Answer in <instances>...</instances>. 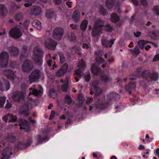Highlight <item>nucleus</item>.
Returning a JSON list of instances; mask_svg holds the SVG:
<instances>
[{"label": "nucleus", "mask_w": 159, "mask_h": 159, "mask_svg": "<svg viewBox=\"0 0 159 159\" xmlns=\"http://www.w3.org/2000/svg\"><path fill=\"white\" fill-rule=\"evenodd\" d=\"M37 139L38 141V142L36 143L37 145H39L43 141H45V139L44 138L42 139L40 135L38 136L37 137Z\"/></svg>", "instance_id": "c03bdc74"}, {"label": "nucleus", "mask_w": 159, "mask_h": 159, "mask_svg": "<svg viewBox=\"0 0 159 159\" xmlns=\"http://www.w3.org/2000/svg\"><path fill=\"white\" fill-rule=\"evenodd\" d=\"M128 50L131 53L136 55H138L140 53V50L137 46H135V48L133 49H129Z\"/></svg>", "instance_id": "c756f323"}, {"label": "nucleus", "mask_w": 159, "mask_h": 159, "mask_svg": "<svg viewBox=\"0 0 159 159\" xmlns=\"http://www.w3.org/2000/svg\"><path fill=\"white\" fill-rule=\"evenodd\" d=\"M9 34L11 37L15 39L19 38L22 35L20 29L17 27L12 28L9 31Z\"/></svg>", "instance_id": "39448f33"}, {"label": "nucleus", "mask_w": 159, "mask_h": 159, "mask_svg": "<svg viewBox=\"0 0 159 159\" xmlns=\"http://www.w3.org/2000/svg\"><path fill=\"white\" fill-rule=\"evenodd\" d=\"M16 138L14 136L11 135L9 136L8 138V139L10 141H13L15 140Z\"/></svg>", "instance_id": "e2e57ef3"}, {"label": "nucleus", "mask_w": 159, "mask_h": 159, "mask_svg": "<svg viewBox=\"0 0 159 159\" xmlns=\"http://www.w3.org/2000/svg\"><path fill=\"white\" fill-rule=\"evenodd\" d=\"M150 43V42L146 41L143 40H140L138 42V44L140 49H143L144 46L147 43Z\"/></svg>", "instance_id": "cd10ccee"}, {"label": "nucleus", "mask_w": 159, "mask_h": 159, "mask_svg": "<svg viewBox=\"0 0 159 159\" xmlns=\"http://www.w3.org/2000/svg\"><path fill=\"white\" fill-rule=\"evenodd\" d=\"M91 70L92 73L94 75L98 74V72L101 71L100 69L98 68L95 64H93L92 66Z\"/></svg>", "instance_id": "5701e85b"}, {"label": "nucleus", "mask_w": 159, "mask_h": 159, "mask_svg": "<svg viewBox=\"0 0 159 159\" xmlns=\"http://www.w3.org/2000/svg\"><path fill=\"white\" fill-rule=\"evenodd\" d=\"M6 98L5 97H0V106L3 107L6 100Z\"/></svg>", "instance_id": "c9c22d12"}, {"label": "nucleus", "mask_w": 159, "mask_h": 159, "mask_svg": "<svg viewBox=\"0 0 159 159\" xmlns=\"http://www.w3.org/2000/svg\"><path fill=\"white\" fill-rule=\"evenodd\" d=\"M105 29L108 32H111L112 30V27L109 25H106L105 27Z\"/></svg>", "instance_id": "3c124183"}, {"label": "nucleus", "mask_w": 159, "mask_h": 159, "mask_svg": "<svg viewBox=\"0 0 159 159\" xmlns=\"http://www.w3.org/2000/svg\"><path fill=\"white\" fill-rule=\"evenodd\" d=\"M11 55L13 56H16L19 53L18 49L16 47H12L10 50Z\"/></svg>", "instance_id": "bb28decb"}, {"label": "nucleus", "mask_w": 159, "mask_h": 159, "mask_svg": "<svg viewBox=\"0 0 159 159\" xmlns=\"http://www.w3.org/2000/svg\"><path fill=\"white\" fill-rule=\"evenodd\" d=\"M104 27V22L103 20L100 19L96 20L93 31V35L95 36L99 34L102 30L101 27Z\"/></svg>", "instance_id": "f03ea898"}, {"label": "nucleus", "mask_w": 159, "mask_h": 159, "mask_svg": "<svg viewBox=\"0 0 159 159\" xmlns=\"http://www.w3.org/2000/svg\"><path fill=\"white\" fill-rule=\"evenodd\" d=\"M93 101V98H88L86 102L88 104H90Z\"/></svg>", "instance_id": "680f3d73"}, {"label": "nucleus", "mask_w": 159, "mask_h": 159, "mask_svg": "<svg viewBox=\"0 0 159 159\" xmlns=\"http://www.w3.org/2000/svg\"><path fill=\"white\" fill-rule=\"evenodd\" d=\"M42 49L41 48L38 47H35L34 50V53L36 56V58L34 61L37 64L40 65L42 64V60L41 58L38 56L39 54L42 52Z\"/></svg>", "instance_id": "423d86ee"}, {"label": "nucleus", "mask_w": 159, "mask_h": 159, "mask_svg": "<svg viewBox=\"0 0 159 159\" xmlns=\"http://www.w3.org/2000/svg\"><path fill=\"white\" fill-rule=\"evenodd\" d=\"M58 54L60 57V61L61 63H63L65 61V58L64 55L61 52H59Z\"/></svg>", "instance_id": "ea45409f"}, {"label": "nucleus", "mask_w": 159, "mask_h": 159, "mask_svg": "<svg viewBox=\"0 0 159 159\" xmlns=\"http://www.w3.org/2000/svg\"><path fill=\"white\" fill-rule=\"evenodd\" d=\"M141 3L143 5L146 6L148 4L147 0H140Z\"/></svg>", "instance_id": "bf43d9fd"}, {"label": "nucleus", "mask_w": 159, "mask_h": 159, "mask_svg": "<svg viewBox=\"0 0 159 159\" xmlns=\"http://www.w3.org/2000/svg\"><path fill=\"white\" fill-rule=\"evenodd\" d=\"M65 101L68 104H70L72 102V99L69 95H67L65 97Z\"/></svg>", "instance_id": "e433bc0d"}, {"label": "nucleus", "mask_w": 159, "mask_h": 159, "mask_svg": "<svg viewBox=\"0 0 159 159\" xmlns=\"http://www.w3.org/2000/svg\"><path fill=\"white\" fill-rule=\"evenodd\" d=\"M69 40L71 42H74L76 40V37L74 34L71 33L66 36Z\"/></svg>", "instance_id": "2f4dec72"}, {"label": "nucleus", "mask_w": 159, "mask_h": 159, "mask_svg": "<svg viewBox=\"0 0 159 159\" xmlns=\"http://www.w3.org/2000/svg\"><path fill=\"white\" fill-rule=\"evenodd\" d=\"M55 115V112L53 111H52L49 119L50 120L52 119L54 117Z\"/></svg>", "instance_id": "4d7b16f0"}, {"label": "nucleus", "mask_w": 159, "mask_h": 159, "mask_svg": "<svg viewBox=\"0 0 159 159\" xmlns=\"http://www.w3.org/2000/svg\"><path fill=\"white\" fill-rule=\"evenodd\" d=\"M80 13L78 10L75 11L72 16V19L75 22H79L80 21Z\"/></svg>", "instance_id": "6ab92c4d"}, {"label": "nucleus", "mask_w": 159, "mask_h": 159, "mask_svg": "<svg viewBox=\"0 0 159 159\" xmlns=\"http://www.w3.org/2000/svg\"><path fill=\"white\" fill-rule=\"evenodd\" d=\"M3 74L6 75L8 79L13 80L16 78V73L12 70H6L3 71Z\"/></svg>", "instance_id": "2eb2a0df"}, {"label": "nucleus", "mask_w": 159, "mask_h": 159, "mask_svg": "<svg viewBox=\"0 0 159 159\" xmlns=\"http://www.w3.org/2000/svg\"><path fill=\"white\" fill-rule=\"evenodd\" d=\"M96 61L98 64H101L104 62V60L101 57H98L96 58Z\"/></svg>", "instance_id": "a19ab883"}, {"label": "nucleus", "mask_w": 159, "mask_h": 159, "mask_svg": "<svg viewBox=\"0 0 159 159\" xmlns=\"http://www.w3.org/2000/svg\"><path fill=\"white\" fill-rule=\"evenodd\" d=\"M92 85L94 87L95 94L97 99L96 103L97 108L103 109L106 107L111 100L118 101L120 99L119 95L116 93H111L108 95L107 100H106L104 97L101 99L98 98L97 96L102 93V90L98 87V83L96 81H93L92 83Z\"/></svg>", "instance_id": "f257e3e1"}, {"label": "nucleus", "mask_w": 159, "mask_h": 159, "mask_svg": "<svg viewBox=\"0 0 159 159\" xmlns=\"http://www.w3.org/2000/svg\"><path fill=\"white\" fill-rule=\"evenodd\" d=\"M5 84L6 86V91H7L10 89V84L9 82L7 81H6Z\"/></svg>", "instance_id": "13d9d810"}, {"label": "nucleus", "mask_w": 159, "mask_h": 159, "mask_svg": "<svg viewBox=\"0 0 159 159\" xmlns=\"http://www.w3.org/2000/svg\"><path fill=\"white\" fill-rule=\"evenodd\" d=\"M115 39H113L110 41H108L105 39H102V43L103 46L106 48L111 47L114 43Z\"/></svg>", "instance_id": "dca6fc26"}, {"label": "nucleus", "mask_w": 159, "mask_h": 159, "mask_svg": "<svg viewBox=\"0 0 159 159\" xmlns=\"http://www.w3.org/2000/svg\"><path fill=\"white\" fill-rule=\"evenodd\" d=\"M64 30L62 28L60 27L56 28L53 31V36L56 39L59 40L61 39Z\"/></svg>", "instance_id": "0eeeda50"}, {"label": "nucleus", "mask_w": 159, "mask_h": 159, "mask_svg": "<svg viewBox=\"0 0 159 159\" xmlns=\"http://www.w3.org/2000/svg\"><path fill=\"white\" fill-rule=\"evenodd\" d=\"M67 65L66 64H65L61 66L60 69H61V70L65 73L67 71Z\"/></svg>", "instance_id": "09e8293b"}, {"label": "nucleus", "mask_w": 159, "mask_h": 159, "mask_svg": "<svg viewBox=\"0 0 159 159\" xmlns=\"http://www.w3.org/2000/svg\"><path fill=\"white\" fill-rule=\"evenodd\" d=\"M41 75V72L38 70H34L29 76V80L31 83L35 82L39 79Z\"/></svg>", "instance_id": "6e6552de"}, {"label": "nucleus", "mask_w": 159, "mask_h": 159, "mask_svg": "<svg viewBox=\"0 0 159 159\" xmlns=\"http://www.w3.org/2000/svg\"><path fill=\"white\" fill-rule=\"evenodd\" d=\"M101 79L104 82H107L110 80L111 79L105 75H102L101 76Z\"/></svg>", "instance_id": "4c0bfd02"}, {"label": "nucleus", "mask_w": 159, "mask_h": 159, "mask_svg": "<svg viewBox=\"0 0 159 159\" xmlns=\"http://www.w3.org/2000/svg\"><path fill=\"white\" fill-rule=\"evenodd\" d=\"M16 147L19 149H23L24 148V145L23 143L20 142L17 144Z\"/></svg>", "instance_id": "8fccbe9b"}, {"label": "nucleus", "mask_w": 159, "mask_h": 159, "mask_svg": "<svg viewBox=\"0 0 159 159\" xmlns=\"http://www.w3.org/2000/svg\"><path fill=\"white\" fill-rule=\"evenodd\" d=\"M134 36L136 37H138L140 36L141 33L140 32L137 31L136 32H134Z\"/></svg>", "instance_id": "052dcab7"}, {"label": "nucleus", "mask_w": 159, "mask_h": 159, "mask_svg": "<svg viewBox=\"0 0 159 159\" xmlns=\"http://www.w3.org/2000/svg\"><path fill=\"white\" fill-rule=\"evenodd\" d=\"M57 44V43L56 42L50 39H47L45 43L46 47L51 50L54 49L55 48Z\"/></svg>", "instance_id": "f8f14e48"}, {"label": "nucleus", "mask_w": 159, "mask_h": 159, "mask_svg": "<svg viewBox=\"0 0 159 159\" xmlns=\"http://www.w3.org/2000/svg\"><path fill=\"white\" fill-rule=\"evenodd\" d=\"M57 94L55 91L51 90L49 92V96L50 97L54 98L56 96Z\"/></svg>", "instance_id": "37998d69"}, {"label": "nucleus", "mask_w": 159, "mask_h": 159, "mask_svg": "<svg viewBox=\"0 0 159 159\" xmlns=\"http://www.w3.org/2000/svg\"><path fill=\"white\" fill-rule=\"evenodd\" d=\"M65 73L61 70V69H60L58 70L56 73V76L57 77H60L63 76Z\"/></svg>", "instance_id": "58836bf2"}, {"label": "nucleus", "mask_w": 159, "mask_h": 159, "mask_svg": "<svg viewBox=\"0 0 159 159\" xmlns=\"http://www.w3.org/2000/svg\"><path fill=\"white\" fill-rule=\"evenodd\" d=\"M144 149H145L144 146L142 144H140L138 148V149L139 150H142Z\"/></svg>", "instance_id": "338daca9"}, {"label": "nucleus", "mask_w": 159, "mask_h": 159, "mask_svg": "<svg viewBox=\"0 0 159 159\" xmlns=\"http://www.w3.org/2000/svg\"><path fill=\"white\" fill-rule=\"evenodd\" d=\"M9 55L6 52H3L0 55V65L1 67H5L8 64Z\"/></svg>", "instance_id": "7ed1b4c3"}, {"label": "nucleus", "mask_w": 159, "mask_h": 159, "mask_svg": "<svg viewBox=\"0 0 159 159\" xmlns=\"http://www.w3.org/2000/svg\"><path fill=\"white\" fill-rule=\"evenodd\" d=\"M11 103L8 102L6 104L5 106V108L6 109H9L11 107Z\"/></svg>", "instance_id": "0e129e2a"}, {"label": "nucleus", "mask_w": 159, "mask_h": 159, "mask_svg": "<svg viewBox=\"0 0 159 159\" xmlns=\"http://www.w3.org/2000/svg\"><path fill=\"white\" fill-rule=\"evenodd\" d=\"M71 2L68 1L66 2V4L70 8L71 7Z\"/></svg>", "instance_id": "774afa93"}, {"label": "nucleus", "mask_w": 159, "mask_h": 159, "mask_svg": "<svg viewBox=\"0 0 159 159\" xmlns=\"http://www.w3.org/2000/svg\"><path fill=\"white\" fill-rule=\"evenodd\" d=\"M159 60V53L155 56L153 59L152 61L153 62Z\"/></svg>", "instance_id": "6e6d98bb"}, {"label": "nucleus", "mask_w": 159, "mask_h": 159, "mask_svg": "<svg viewBox=\"0 0 159 159\" xmlns=\"http://www.w3.org/2000/svg\"><path fill=\"white\" fill-rule=\"evenodd\" d=\"M12 8L15 9H18L20 8V6L16 4L14 2L12 3Z\"/></svg>", "instance_id": "5fc2aeb1"}, {"label": "nucleus", "mask_w": 159, "mask_h": 159, "mask_svg": "<svg viewBox=\"0 0 159 159\" xmlns=\"http://www.w3.org/2000/svg\"><path fill=\"white\" fill-rule=\"evenodd\" d=\"M147 71L141 67L138 68L136 70V73L138 75H141L142 76H144V74Z\"/></svg>", "instance_id": "a878e982"}, {"label": "nucleus", "mask_w": 159, "mask_h": 159, "mask_svg": "<svg viewBox=\"0 0 159 159\" xmlns=\"http://www.w3.org/2000/svg\"><path fill=\"white\" fill-rule=\"evenodd\" d=\"M68 82H66V83L63 85L61 87L62 90L63 91L67 92L68 89Z\"/></svg>", "instance_id": "49530a36"}, {"label": "nucleus", "mask_w": 159, "mask_h": 159, "mask_svg": "<svg viewBox=\"0 0 159 159\" xmlns=\"http://www.w3.org/2000/svg\"><path fill=\"white\" fill-rule=\"evenodd\" d=\"M23 17V15L21 13H17L15 16V19L17 21L22 20Z\"/></svg>", "instance_id": "72a5a7b5"}, {"label": "nucleus", "mask_w": 159, "mask_h": 159, "mask_svg": "<svg viewBox=\"0 0 159 159\" xmlns=\"http://www.w3.org/2000/svg\"><path fill=\"white\" fill-rule=\"evenodd\" d=\"M133 2V3L135 5L137 6L139 5V2L138 0H131Z\"/></svg>", "instance_id": "69168bd1"}, {"label": "nucleus", "mask_w": 159, "mask_h": 159, "mask_svg": "<svg viewBox=\"0 0 159 159\" xmlns=\"http://www.w3.org/2000/svg\"><path fill=\"white\" fill-rule=\"evenodd\" d=\"M19 125L20 126V129H24L27 132L30 130V128L28 126L29 123L27 120L20 119V120Z\"/></svg>", "instance_id": "4468645a"}, {"label": "nucleus", "mask_w": 159, "mask_h": 159, "mask_svg": "<svg viewBox=\"0 0 159 159\" xmlns=\"http://www.w3.org/2000/svg\"><path fill=\"white\" fill-rule=\"evenodd\" d=\"M154 11L157 16H159V6H154Z\"/></svg>", "instance_id": "de8ad7c7"}, {"label": "nucleus", "mask_w": 159, "mask_h": 159, "mask_svg": "<svg viewBox=\"0 0 159 159\" xmlns=\"http://www.w3.org/2000/svg\"><path fill=\"white\" fill-rule=\"evenodd\" d=\"M11 150L10 147H7L4 150L2 153V159H9L10 156L12 154Z\"/></svg>", "instance_id": "ddd939ff"}, {"label": "nucleus", "mask_w": 159, "mask_h": 159, "mask_svg": "<svg viewBox=\"0 0 159 159\" xmlns=\"http://www.w3.org/2000/svg\"><path fill=\"white\" fill-rule=\"evenodd\" d=\"M88 24V22L85 20H83L80 25V28L83 31H85L86 29Z\"/></svg>", "instance_id": "7c9ffc66"}, {"label": "nucleus", "mask_w": 159, "mask_h": 159, "mask_svg": "<svg viewBox=\"0 0 159 159\" xmlns=\"http://www.w3.org/2000/svg\"><path fill=\"white\" fill-rule=\"evenodd\" d=\"M3 120L6 122L8 120L9 122H15L17 120V117L16 116H13L12 114H9L4 116L3 117Z\"/></svg>", "instance_id": "f3484780"}, {"label": "nucleus", "mask_w": 159, "mask_h": 159, "mask_svg": "<svg viewBox=\"0 0 159 159\" xmlns=\"http://www.w3.org/2000/svg\"><path fill=\"white\" fill-rule=\"evenodd\" d=\"M99 12L101 14L104 15L106 13V11L104 9V8L102 6H100L99 7Z\"/></svg>", "instance_id": "79ce46f5"}, {"label": "nucleus", "mask_w": 159, "mask_h": 159, "mask_svg": "<svg viewBox=\"0 0 159 159\" xmlns=\"http://www.w3.org/2000/svg\"><path fill=\"white\" fill-rule=\"evenodd\" d=\"M77 66L78 69H76L75 70V75H79L81 77L82 76V75L81 74V71L86 66L85 63L83 60H81L79 62Z\"/></svg>", "instance_id": "9b49d317"}, {"label": "nucleus", "mask_w": 159, "mask_h": 159, "mask_svg": "<svg viewBox=\"0 0 159 159\" xmlns=\"http://www.w3.org/2000/svg\"><path fill=\"white\" fill-rule=\"evenodd\" d=\"M32 25L37 29L41 30V23L38 20H35L32 22Z\"/></svg>", "instance_id": "b1692460"}, {"label": "nucleus", "mask_w": 159, "mask_h": 159, "mask_svg": "<svg viewBox=\"0 0 159 159\" xmlns=\"http://www.w3.org/2000/svg\"><path fill=\"white\" fill-rule=\"evenodd\" d=\"M84 76L85 81H89L91 78L90 74L89 72H87L84 75Z\"/></svg>", "instance_id": "f704fd0d"}, {"label": "nucleus", "mask_w": 159, "mask_h": 159, "mask_svg": "<svg viewBox=\"0 0 159 159\" xmlns=\"http://www.w3.org/2000/svg\"><path fill=\"white\" fill-rule=\"evenodd\" d=\"M30 24V21L29 20H26L24 23V28L25 29L27 30L28 26Z\"/></svg>", "instance_id": "a18cd8bd"}, {"label": "nucleus", "mask_w": 159, "mask_h": 159, "mask_svg": "<svg viewBox=\"0 0 159 159\" xmlns=\"http://www.w3.org/2000/svg\"><path fill=\"white\" fill-rule=\"evenodd\" d=\"M106 4L107 8L109 9H111L114 5V2L112 0H107Z\"/></svg>", "instance_id": "c85d7f7f"}, {"label": "nucleus", "mask_w": 159, "mask_h": 159, "mask_svg": "<svg viewBox=\"0 0 159 159\" xmlns=\"http://www.w3.org/2000/svg\"><path fill=\"white\" fill-rule=\"evenodd\" d=\"M31 12L33 15H38L41 12V8L39 6H34L31 9Z\"/></svg>", "instance_id": "4be33fe9"}, {"label": "nucleus", "mask_w": 159, "mask_h": 159, "mask_svg": "<svg viewBox=\"0 0 159 159\" xmlns=\"http://www.w3.org/2000/svg\"><path fill=\"white\" fill-rule=\"evenodd\" d=\"M79 48L75 47L72 48L71 51L73 54H75L79 50Z\"/></svg>", "instance_id": "603ef678"}, {"label": "nucleus", "mask_w": 159, "mask_h": 159, "mask_svg": "<svg viewBox=\"0 0 159 159\" xmlns=\"http://www.w3.org/2000/svg\"><path fill=\"white\" fill-rule=\"evenodd\" d=\"M7 11L5 5L4 4H0V13L4 14L7 12Z\"/></svg>", "instance_id": "473e14b6"}, {"label": "nucleus", "mask_w": 159, "mask_h": 159, "mask_svg": "<svg viewBox=\"0 0 159 159\" xmlns=\"http://www.w3.org/2000/svg\"><path fill=\"white\" fill-rule=\"evenodd\" d=\"M30 92L29 94V95L30 96L31 94H33L37 96L40 95L42 94V91L41 90H38L34 88H29Z\"/></svg>", "instance_id": "aec40b11"}, {"label": "nucleus", "mask_w": 159, "mask_h": 159, "mask_svg": "<svg viewBox=\"0 0 159 159\" xmlns=\"http://www.w3.org/2000/svg\"><path fill=\"white\" fill-rule=\"evenodd\" d=\"M111 20L113 22L116 23L119 21V17L116 13H114L111 15Z\"/></svg>", "instance_id": "393cba45"}, {"label": "nucleus", "mask_w": 159, "mask_h": 159, "mask_svg": "<svg viewBox=\"0 0 159 159\" xmlns=\"http://www.w3.org/2000/svg\"><path fill=\"white\" fill-rule=\"evenodd\" d=\"M46 17L49 18L50 19L52 18L53 16V12H47L46 14Z\"/></svg>", "instance_id": "864d4df0"}, {"label": "nucleus", "mask_w": 159, "mask_h": 159, "mask_svg": "<svg viewBox=\"0 0 159 159\" xmlns=\"http://www.w3.org/2000/svg\"><path fill=\"white\" fill-rule=\"evenodd\" d=\"M32 107V104L31 103L28 102H26L20 108L19 113L21 114H23L27 116L29 115V113L27 112V111L29 108H31Z\"/></svg>", "instance_id": "1a4fd4ad"}, {"label": "nucleus", "mask_w": 159, "mask_h": 159, "mask_svg": "<svg viewBox=\"0 0 159 159\" xmlns=\"http://www.w3.org/2000/svg\"><path fill=\"white\" fill-rule=\"evenodd\" d=\"M34 66L32 63L29 60H26L22 66V70L24 72H29L33 68Z\"/></svg>", "instance_id": "20e7f679"}, {"label": "nucleus", "mask_w": 159, "mask_h": 159, "mask_svg": "<svg viewBox=\"0 0 159 159\" xmlns=\"http://www.w3.org/2000/svg\"><path fill=\"white\" fill-rule=\"evenodd\" d=\"M25 94V91H16L13 93L12 98L15 101H20L24 98Z\"/></svg>", "instance_id": "9d476101"}, {"label": "nucleus", "mask_w": 159, "mask_h": 159, "mask_svg": "<svg viewBox=\"0 0 159 159\" xmlns=\"http://www.w3.org/2000/svg\"><path fill=\"white\" fill-rule=\"evenodd\" d=\"M159 77L158 74L157 73H153L149 74L148 77L147 78V79L149 81L152 80H157Z\"/></svg>", "instance_id": "412c9836"}, {"label": "nucleus", "mask_w": 159, "mask_h": 159, "mask_svg": "<svg viewBox=\"0 0 159 159\" xmlns=\"http://www.w3.org/2000/svg\"><path fill=\"white\" fill-rule=\"evenodd\" d=\"M136 87V84L134 82H130L126 86L125 88V91L128 92L129 94H131V91L135 89Z\"/></svg>", "instance_id": "a211bd4d"}]
</instances>
